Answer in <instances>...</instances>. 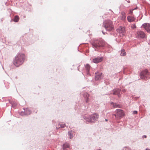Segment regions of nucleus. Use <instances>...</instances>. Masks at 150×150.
<instances>
[{
	"label": "nucleus",
	"mask_w": 150,
	"mask_h": 150,
	"mask_svg": "<svg viewBox=\"0 0 150 150\" xmlns=\"http://www.w3.org/2000/svg\"><path fill=\"white\" fill-rule=\"evenodd\" d=\"M84 97L86 99V103H88L89 102V100L88 98V97H89V95L87 93H86L85 94L84 96Z\"/></svg>",
	"instance_id": "obj_16"
},
{
	"label": "nucleus",
	"mask_w": 150,
	"mask_h": 150,
	"mask_svg": "<svg viewBox=\"0 0 150 150\" xmlns=\"http://www.w3.org/2000/svg\"><path fill=\"white\" fill-rule=\"evenodd\" d=\"M99 117L98 114L95 113L91 115L89 118H87L86 120L88 122H93L97 120Z\"/></svg>",
	"instance_id": "obj_4"
},
{
	"label": "nucleus",
	"mask_w": 150,
	"mask_h": 150,
	"mask_svg": "<svg viewBox=\"0 0 150 150\" xmlns=\"http://www.w3.org/2000/svg\"><path fill=\"white\" fill-rule=\"evenodd\" d=\"M103 26L108 31H112L114 28L112 22L109 20H106L104 21Z\"/></svg>",
	"instance_id": "obj_2"
},
{
	"label": "nucleus",
	"mask_w": 150,
	"mask_h": 150,
	"mask_svg": "<svg viewBox=\"0 0 150 150\" xmlns=\"http://www.w3.org/2000/svg\"><path fill=\"white\" fill-rule=\"evenodd\" d=\"M25 58L24 54L19 53L15 57L13 62V64L17 67H18L21 65L23 62Z\"/></svg>",
	"instance_id": "obj_1"
},
{
	"label": "nucleus",
	"mask_w": 150,
	"mask_h": 150,
	"mask_svg": "<svg viewBox=\"0 0 150 150\" xmlns=\"http://www.w3.org/2000/svg\"><path fill=\"white\" fill-rule=\"evenodd\" d=\"M125 115L124 113L123 112V111L120 109H118L117 110V115H115L116 117L117 116V117H122Z\"/></svg>",
	"instance_id": "obj_5"
},
{
	"label": "nucleus",
	"mask_w": 150,
	"mask_h": 150,
	"mask_svg": "<svg viewBox=\"0 0 150 150\" xmlns=\"http://www.w3.org/2000/svg\"><path fill=\"white\" fill-rule=\"evenodd\" d=\"M69 136L70 139H72L73 138V136L72 135V133L71 131H70L68 132Z\"/></svg>",
	"instance_id": "obj_19"
},
{
	"label": "nucleus",
	"mask_w": 150,
	"mask_h": 150,
	"mask_svg": "<svg viewBox=\"0 0 150 150\" xmlns=\"http://www.w3.org/2000/svg\"><path fill=\"white\" fill-rule=\"evenodd\" d=\"M137 38H144L145 37V34L144 33L141 31H138L137 32Z\"/></svg>",
	"instance_id": "obj_6"
},
{
	"label": "nucleus",
	"mask_w": 150,
	"mask_h": 150,
	"mask_svg": "<svg viewBox=\"0 0 150 150\" xmlns=\"http://www.w3.org/2000/svg\"><path fill=\"white\" fill-rule=\"evenodd\" d=\"M119 18L122 21H125L126 20V13L124 12H121Z\"/></svg>",
	"instance_id": "obj_10"
},
{
	"label": "nucleus",
	"mask_w": 150,
	"mask_h": 150,
	"mask_svg": "<svg viewBox=\"0 0 150 150\" xmlns=\"http://www.w3.org/2000/svg\"><path fill=\"white\" fill-rule=\"evenodd\" d=\"M60 126L61 127H64L65 126V125L64 124H61Z\"/></svg>",
	"instance_id": "obj_24"
},
{
	"label": "nucleus",
	"mask_w": 150,
	"mask_h": 150,
	"mask_svg": "<svg viewBox=\"0 0 150 150\" xmlns=\"http://www.w3.org/2000/svg\"><path fill=\"white\" fill-rule=\"evenodd\" d=\"M124 27H120L117 29V31L119 33H121L122 35H124L125 33V30Z\"/></svg>",
	"instance_id": "obj_7"
},
{
	"label": "nucleus",
	"mask_w": 150,
	"mask_h": 150,
	"mask_svg": "<svg viewBox=\"0 0 150 150\" xmlns=\"http://www.w3.org/2000/svg\"><path fill=\"white\" fill-rule=\"evenodd\" d=\"M19 19V17L18 16H15L14 19V21L15 22H17L18 21Z\"/></svg>",
	"instance_id": "obj_18"
},
{
	"label": "nucleus",
	"mask_w": 150,
	"mask_h": 150,
	"mask_svg": "<svg viewBox=\"0 0 150 150\" xmlns=\"http://www.w3.org/2000/svg\"><path fill=\"white\" fill-rule=\"evenodd\" d=\"M148 74V71L147 70H145L142 72L140 74V78L142 79H144V76Z\"/></svg>",
	"instance_id": "obj_13"
},
{
	"label": "nucleus",
	"mask_w": 150,
	"mask_h": 150,
	"mask_svg": "<svg viewBox=\"0 0 150 150\" xmlns=\"http://www.w3.org/2000/svg\"><path fill=\"white\" fill-rule=\"evenodd\" d=\"M137 111H134L133 112V114H137Z\"/></svg>",
	"instance_id": "obj_25"
},
{
	"label": "nucleus",
	"mask_w": 150,
	"mask_h": 150,
	"mask_svg": "<svg viewBox=\"0 0 150 150\" xmlns=\"http://www.w3.org/2000/svg\"><path fill=\"white\" fill-rule=\"evenodd\" d=\"M127 20L128 22H130L134 21L135 20V18L134 16H128L127 17Z\"/></svg>",
	"instance_id": "obj_12"
},
{
	"label": "nucleus",
	"mask_w": 150,
	"mask_h": 150,
	"mask_svg": "<svg viewBox=\"0 0 150 150\" xmlns=\"http://www.w3.org/2000/svg\"><path fill=\"white\" fill-rule=\"evenodd\" d=\"M126 54V52H125V50L123 49L121 50L120 55L122 56H125Z\"/></svg>",
	"instance_id": "obj_20"
},
{
	"label": "nucleus",
	"mask_w": 150,
	"mask_h": 150,
	"mask_svg": "<svg viewBox=\"0 0 150 150\" xmlns=\"http://www.w3.org/2000/svg\"><path fill=\"white\" fill-rule=\"evenodd\" d=\"M103 77L102 74L100 72H97L96 73L95 79L96 80H100Z\"/></svg>",
	"instance_id": "obj_8"
},
{
	"label": "nucleus",
	"mask_w": 150,
	"mask_h": 150,
	"mask_svg": "<svg viewBox=\"0 0 150 150\" xmlns=\"http://www.w3.org/2000/svg\"><path fill=\"white\" fill-rule=\"evenodd\" d=\"M142 27L144 28L147 32H150V24L149 23H145L143 24Z\"/></svg>",
	"instance_id": "obj_9"
},
{
	"label": "nucleus",
	"mask_w": 150,
	"mask_h": 150,
	"mask_svg": "<svg viewBox=\"0 0 150 150\" xmlns=\"http://www.w3.org/2000/svg\"><path fill=\"white\" fill-rule=\"evenodd\" d=\"M131 27L132 28H136L135 24H132L131 26Z\"/></svg>",
	"instance_id": "obj_23"
},
{
	"label": "nucleus",
	"mask_w": 150,
	"mask_h": 150,
	"mask_svg": "<svg viewBox=\"0 0 150 150\" xmlns=\"http://www.w3.org/2000/svg\"><path fill=\"white\" fill-rule=\"evenodd\" d=\"M92 45L94 47L98 48L104 46L105 43L102 40L99 39L95 40L92 43Z\"/></svg>",
	"instance_id": "obj_3"
},
{
	"label": "nucleus",
	"mask_w": 150,
	"mask_h": 150,
	"mask_svg": "<svg viewBox=\"0 0 150 150\" xmlns=\"http://www.w3.org/2000/svg\"><path fill=\"white\" fill-rule=\"evenodd\" d=\"M148 150H150V149H148Z\"/></svg>",
	"instance_id": "obj_29"
},
{
	"label": "nucleus",
	"mask_w": 150,
	"mask_h": 150,
	"mask_svg": "<svg viewBox=\"0 0 150 150\" xmlns=\"http://www.w3.org/2000/svg\"><path fill=\"white\" fill-rule=\"evenodd\" d=\"M134 10V9H130L129 11V14H132L133 13V11Z\"/></svg>",
	"instance_id": "obj_22"
},
{
	"label": "nucleus",
	"mask_w": 150,
	"mask_h": 150,
	"mask_svg": "<svg viewBox=\"0 0 150 150\" xmlns=\"http://www.w3.org/2000/svg\"><path fill=\"white\" fill-rule=\"evenodd\" d=\"M24 113L22 114V115L25 114V115H30L31 114V112L30 110H29L28 108H26L25 109H24Z\"/></svg>",
	"instance_id": "obj_14"
},
{
	"label": "nucleus",
	"mask_w": 150,
	"mask_h": 150,
	"mask_svg": "<svg viewBox=\"0 0 150 150\" xmlns=\"http://www.w3.org/2000/svg\"><path fill=\"white\" fill-rule=\"evenodd\" d=\"M85 67L86 69L88 71L90 68V66L88 64H87L86 65Z\"/></svg>",
	"instance_id": "obj_21"
},
{
	"label": "nucleus",
	"mask_w": 150,
	"mask_h": 150,
	"mask_svg": "<svg viewBox=\"0 0 150 150\" xmlns=\"http://www.w3.org/2000/svg\"><path fill=\"white\" fill-rule=\"evenodd\" d=\"M98 150H101L100 149H98Z\"/></svg>",
	"instance_id": "obj_28"
},
{
	"label": "nucleus",
	"mask_w": 150,
	"mask_h": 150,
	"mask_svg": "<svg viewBox=\"0 0 150 150\" xmlns=\"http://www.w3.org/2000/svg\"><path fill=\"white\" fill-rule=\"evenodd\" d=\"M120 89H115L113 93V94L117 95L118 97H120Z\"/></svg>",
	"instance_id": "obj_15"
},
{
	"label": "nucleus",
	"mask_w": 150,
	"mask_h": 150,
	"mask_svg": "<svg viewBox=\"0 0 150 150\" xmlns=\"http://www.w3.org/2000/svg\"><path fill=\"white\" fill-rule=\"evenodd\" d=\"M105 120L106 121H108V120L106 119Z\"/></svg>",
	"instance_id": "obj_27"
},
{
	"label": "nucleus",
	"mask_w": 150,
	"mask_h": 150,
	"mask_svg": "<svg viewBox=\"0 0 150 150\" xmlns=\"http://www.w3.org/2000/svg\"><path fill=\"white\" fill-rule=\"evenodd\" d=\"M146 135H144V136H143V138H146Z\"/></svg>",
	"instance_id": "obj_26"
},
{
	"label": "nucleus",
	"mask_w": 150,
	"mask_h": 150,
	"mask_svg": "<svg viewBox=\"0 0 150 150\" xmlns=\"http://www.w3.org/2000/svg\"><path fill=\"white\" fill-rule=\"evenodd\" d=\"M69 144L68 143H65L63 145V149L64 150L65 148H69Z\"/></svg>",
	"instance_id": "obj_17"
},
{
	"label": "nucleus",
	"mask_w": 150,
	"mask_h": 150,
	"mask_svg": "<svg viewBox=\"0 0 150 150\" xmlns=\"http://www.w3.org/2000/svg\"><path fill=\"white\" fill-rule=\"evenodd\" d=\"M103 60V57H98L96 58L93 59V62L94 63H98L102 61Z\"/></svg>",
	"instance_id": "obj_11"
}]
</instances>
